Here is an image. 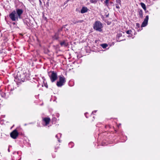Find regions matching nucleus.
Listing matches in <instances>:
<instances>
[{
  "instance_id": "393cba45",
  "label": "nucleus",
  "mask_w": 160,
  "mask_h": 160,
  "mask_svg": "<svg viewBox=\"0 0 160 160\" xmlns=\"http://www.w3.org/2000/svg\"><path fill=\"white\" fill-rule=\"evenodd\" d=\"M8 151L9 152V149H8Z\"/></svg>"
},
{
  "instance_id": "412c9836",
  "label": "nucleus",
  "mask_w": 160,
  "mask_h": 160,
  "mask_svg": "<svg viewBox=\"0 0 160 160\" xmlns=\"http://www.w3.org/2000/svg\"><path fill=\"white\" fill-rule=\"evenodd\" d=\"M69 0H67L65 2V3H67L69 1Z\"/></svg>"
},
{
  "instance_id": "39448f33",
  "label": "nucleus",
  "mask_w": 160,
  "mask_h": 160,
  "mask_svg": "<svg viewBox=\"0 0 160 160\" xmlns=\"http://www.w3.org/2000/svg\"><path fill=\"white\" fill-rule=\"evenodd\" d=\"M18 135V133L16 130H14L10 133L11 137L13 139H16Z\"/></svg>"
},
{
  "instance_id": "6ab92c4d",
  "label": "nucleus",
  "mask_w": 160,
  "mask_h": 160,
  "mask_svg": "<svg viewBox=\"0 0 160 160\" xmlns=\"http://www.w3.org/2000/svg\"><path fill=\"white\" fill-rule=\"evenodd\" d=\"M116 2H117L120 3V0H117Z\"/></svg>"
},
{
  "instance_id": "f03ea898",
  "label": "nucleus",
  "mask_w": 160,
  "mask_h": 160,
  "mask_svg": "<svg viewBox=\"0 0 160 160\" xmlns=\"http://www.w3.org/2000/svg\"><path fill=\"white\" fill-rule=\"evenodd\" d=\"M93 29L97 31L101 32L102 26V23L99 21H96L93 24Z\"/></svg>"
},
{
  "instance_id": "f257e3e1",
  "label": "nucleus",
  "mask_w": 160,
  "mask_h": 160,
  "mask_svg": "<svg viewBox=\"0 0 160 160\" xmlns=\"http://www.w3.org/2000/svg\"><path fill=\"white\" fill-rule=\"evenodd\" d=\"M23 12L22 9H17L12 12L9 15V17L12 21H18V18H21V16Z\"/></svg>"
},
{
  "instance_id": "f8f14e48",
  "label": "nucleus",
  "mask_w": 160,
  "mask_h": 160,
  "mask_svg": "<svg viewBox=\"0 0 160 160\" xmlns=\"http://www.w3.org/2000/svg\"><path fill=\"white\" fill-rule=\"evenodd\" d=\"M101 46L103 48H105L108 46V45L107 44H102Z\"/></svg>"
},
{
  "instance_id": "a211bd4d",
  "label": "nucleus",
  "mask_w": 160,
  "mask_h": 160,
  "mask_svg": "<svg viewBox=\"0 0 160 160\" xmlns=\"http://www.w3.org/2000/svg\"><path fill=\"white\" fill-rule=\"evenodd\" d=\"M83 22L82 20L79 21H78L77 22H78V23H81V22Z\"/></svg>"
},
{
  "instance_id": "1a4fd4ad",
  "label": "nucleus",
  "mask_w": 160,
  "mask_h": 160,
  "mask_svg": "<svg viewBox=\"0 0 160 160\" xmlns=\"http://www.w3.org/2000/svg\"><path fill=\"white\" fill-rule=\"evenodd\" d=\"M88 9L86 7H83L82 8L81 10V13H84L87 12Z\"/></svg>"
},
{
  "instance_id": "ddd939ff",
  "label": "nucleus",
  "mask_w": 160,
  "mask_h": 160,
  "mask_svg": "<svg viewBox=\"0 0 160 160\" xmlns=\"http://www.w3.org/2000/svg\"><path fill=\"white\" fill-rule=\"evenodd\" d=\"M54 39H57L58 37V34H55L53 37Z\"/></svg>"
},
{
  "instance_id": "5701e85b",
  "label": "nucleus",
  "mask_w": 160,
  "mask_h": 160,
  "mask_svg": "<svg viewBox=\"0 0 160 160\" xmlns=\"http://www.w3.org/2000/svg\"><path fill=\"white\" fill-rule=\"evenodd\" d=\"M39 0V2H40V3H42V2H41V0Z\"/></svg>"
},
{
  "instance_id": "4be33fe9",
  "label": "nucleus",
  "mask_w": 160,
  "mask_h": 160,
  "mask_svg": "<svg viewBox=\"0 0 160 160\" xmlns=\"http://www.w3.org/2000/svg\"><path fill=\"white\" fill-rule=\"evenodd\" d=\"M96 112V111H94L93 112H92V113H93V112Z\"/></svg>"
},
{
  "instance_id": "9b49d317",
  "label": "nucleus",
  "mask_w": 160,
  "mask_h": 160,
  "mask_svg": "<svg viewBox=\"0 0 160 160\" xmlns=\"http://www.w3.org/2000/svg\"><path fill=\"white\" fill-rule=\"evenodd\" d=\"M140 5L142 7V8L143 9L146 11V7L145 5L142 2H141L140 3Z\"/></svg>"
},
{
  "instance_id": "a878e982",
  "label": "nucleus",
  "mask_w": 160,
  "mask_h": 160,
  "mask_svg": "<svg viewBox=\"0 0 160 160\" xmlns=\"http://www.w3.org/2000/svg\"><path fill=\"white\" fill-rule=\"evenodd\" d=\"M58 141L59 142V140H58Z\"/></svg>"
},
{
  "instance_id": "bb28decb",
  "label": "nucleus",
  "mask_w": 160,
  "mask_h": 160,
  "mask_svg": "<svg viewBox=\"0 0 160 160\" xmlns=\"http://www.w3.org/2000/svg\"><path fill=\"white\" fill-rule=\"evenodd\" d=\"M103 0H101V1H102Z\"/></svg>"
},
{
  "instance_id": "aec40b11",
  "label": "nucleus",
  "mask_w": 160,
  "mask_h": 160,
  "mask_svg": "<svg viewBox=\"0 0 160 160\" xmlns=\"http://www.w3.org/2000/svg\"><path fill=\"white\" fill-rule=\"evenodd\" d=\"M60 135V134H57V135H56V137H57H57H58V135Z\"/></svg>"
},
{
  "instance_id": "0eeeda50",
  "label": "nucleus",
  "mask_w": 160,
  "mask_h": 160,
  "mask_svg": "<svg viewBox=\"0 0 160 160\" xmlns=\"http://www.w3.org/2000/svg\"><path fill=\"white\" fill-rule=\"evenodd\" d=\"M43 121L45 122V125H47L49 123L50 119L49 118H45L43 119Z\"/></svg>"
},
{
  "instance_id": "20e7f679",
  "label": "nucleus",
  "mask_w": 160,
  "mask_h": 160,
  "mask_svg": "<svg viewBox=\"0 0 160 160\" xmlns=\"http://www.w3.org/2000/svg\"><path fill=\"white\" fill-rule=\"evenodd\" d=\"M65 82V78L63 77L60 76L59 77V81L57 82V85L58 87H61L64 85Z\"/></svg>"
},
{
  "instance_id": "6e6552de",
  "label": "nucleus",
  "mask_w": 160,
  "mask_h": 160,
  "mask_svg": "<svg viewBox=\"0 0 160 160\" xmlns=\"http://www.w3.org/2000/svg\"><path fill=\"white\" fill-rule=\"evenodd\" d=\"M60 44L61 46L62 47H66L68 45V43L65 41L61 42Z\"/></svg>"
},
{
  "instance_id": "b1692460",
  "label": "nucleus",
  "mask_w": 160,
  "mask_h": 160,
  "mask_svg": "<svg viewBox=\"0 0 160 160\" xmlns=\"http://www.w3.org/2000/svg\"><path fill=\"white\" fill-rule=\"evenodd\" d=\"M13 24H15V22H13Z\"/></svg>"
},
{
  "instance_id": "2eb2a0df",
  "label": "nucleus",
  "mask_w": 160,
  "mask_h": 160,
  "mask_svg": "<svg viewBox=\"0 0 160 160\" xmlns=\"http://www.w3.org/2000/svg\"><path fill=\"white\" fill-rule=\"evenodd\" d=\"M132 31L131 30H128L126 32V33L128 34H131Z\"/></svg>"
},
{
  "instance_id": "4468645a",
  "label": "nucleus",
  "mask_w": 160,
  "mask_h": 160,
  "mask_svg": "<svg viewBox=\"0 0 160 160\" xmlns=\"http://www.w3.org/2000/svg\"><path fill=\"white\" fill-rule=\"evenodd\" d=\"M109 1V0H105V3L107 6H108Z\"/></svg>"
},
{
  "instance_id": "7ed1b4c3",
  "label": "nucleus",
  "mask_w": 160,
  "mask_h": 160,
  "mask_svg": "<svg viewBox=\"0 0 160 160\" xmlns=\"http://www.w3.org/2000/svg\"><path fill=\"white\" fill-rule=\"evenodd\" d=\"M49 76L52 82H54L57 78V73L54 72H50L49 73Z\"/></svg>"
},
{
  "instance_id": "dca6fc26",
  "label": "nucleus",
  "mask_w": 160,
  "mask_h": 160,
  "mask_svg": "<svg viewBox=\"0 0 160 160\" xmlns=\"http://www.w3.org/2000/svg\"><path fill=\"white\" fill-rule=\"evenodd\" d=\"M96 2V0H90V2L92 3H95Z\"/></svg>"
},
{
  "instance_id": "f3484780",
  "label": "nucleus",
  "mask_w": 160,
  "mask_h": 160,
  "mask_svg": "<svg viewBox=\"0 0 160 160\" xmlns=\"http://www.w3.org/2000/svg\"><path fill=\"white\" fill-rule=\"evenodd\" d=\"M116 7L117 8H119V6L117 4H116Z\"/></svg>"
},
{
  "instance_id": "423d86ee",
  "label": "nucleus",
  "mask_w": 160,
  "mask_h": 160,
  "mask_svg": "<svg viewBox=\"0 0 160 160\" xmlns=\"http://www.w3.org/2000/svg\"><path fill=\"white\" fill-rule=\"evenodd\" d=\"M148 16H147L144 19L143 22H142L141 26L142 27H145L148 24V21L149 18Z\"/></svg>"
},
{
  "instance_id": "9d476101",
  "label": "nucleus",
  "mask_w": 160,
  "mask_h": 160,
  "mask_svg": "<svg viewBox=\"0 0 160 160\" xmlns=\"http://www.w3.org/2000/svg\"><path fill=\"white\" fill-rule=\"evenodd\" d=\"M139 17L142 18H143V12L142 10H140L138 11Z\"/></svg>"
}]
</instances>
